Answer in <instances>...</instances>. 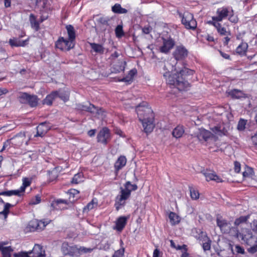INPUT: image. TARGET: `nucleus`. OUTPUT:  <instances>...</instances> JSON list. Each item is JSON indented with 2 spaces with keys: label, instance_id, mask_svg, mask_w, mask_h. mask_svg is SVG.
Here are the masks:
<instances>
[{
  "label": "nucleus",
  "instance_id": "57",
  "mask_svg": "<svg viewBox=\"0 0 257 257\" xmlns=\"http://www.w3.org/2000/svg\"><path fill=\"white\" fill-rule=\"evenodd\" d=\"M124 248L122 247L121 249L115 251L112 257H123L124 255Z\"/></svg>",
  "mask_w": 257,
  "mask_h": 257
},
{
  "label": "nucleus",
  "instance_id": "22",
  "mask_svg": "<svg viewBox=\"0 0 257 257\" xmlns=\"http://www.w3.org/2000/svg\"><path fill=\"white\" fill-rule=\"evenodd\" d=\"M30 226L32 228L33 231L42 230L44 229L46 224L42 220H36L32 221L30 223Z\"/></svg>",
  "mask_w": 257,
  "mask_h": 257
},
{
  "label": "nucleus",
  "instance_id": "52",
  "mask_svg": "<svg viewBox=\"0 0 257 257\" xmlns=\"http://www.w3.org/2000/svg\"><path fill=\"white\" fill-rule=\"evenodd\" d=\"M209 239L210 238L207 236L205 232L201 231L198 235V239L202 242L204 241H208V239Z\"/></svg>",
  "mask_w": 257,
  "mask_h": 257
},
{
  "label": "nucleus",
  "instance_id": "56",
  "mask_svg": "<svg viewBox=\"0 0 257 257\" xmlns=\"http://www.w3.org/2000/svg\"><path fill=\"white\" fill-rule=\"evenodd\" d=\"M202 243V247L204 251L209 250L211 249V240L208 239V241H204Z\"/></svg>",
  "mask_w": 257,
  "mask_h": 257
},
{
  "label": "nucleus",
  "instance_id": "36",
  "mask_svg": "<svg viewBox=\"0 0 257 257\" xmlns=\"http://www.w3.org/2000/svg\"><path fill=\"white\" fill-rule=\"evenodd\" d=\"M32 181L28 178H24L23 179V184L20 188L18 189L22 196H23L25 192L26 188L30 186Z\"/></svg>",
  "mask_w": 257,
  "mask_h": 257
},
{
  "label": "nucleus",
  "instance_id": "39",
  "mask_svg": "<svg viewBox=\"0 0 257 257\" xmlns=\"http://www.w3.org/2000/svg\"><path fill=\"white\" fill-rule=\"evenodd\" d=\"M91 49L96 53L103 54L104 52V48L103 46L95 43H89Z\"/></svg>",
  "mask_w": 257,
  "mask_h": 257
},
{
  "label": "nucleus",
  "instance_id": "23",
  "mask_svg": "<svg viewBox=\"0 0 257 257\" xmlns=\"http://www.w3.org/2000/svg\"><path fill=\"white\" fill-rule=\"evenodd\" d=\"M185 133V128L182 125H178L175 127L172 132V135L173 137L176 139H180L182 137Z\"/></svg>",
  "mask_w": 257,
  "mask_h": 257
},
{
  "label": "nucleus",
  "instance_id": "47",
  "mask_svg": "<svg viewBox=\"0 0 257 257\" xmlns=\"http://www.w3.org/2000/svg\"><path fill=\"white\" fill-rule=\"evenodd\" d=\"M3 202L5 203V206L2 213L5 216H7L9 213L10 208L16 205L18 203V201H16L14 204H12L9 203H5L4 201H3Z\"/></svg>",
  "mask_w": 257,
  "mask_h": 257
},
{
  "label": "nucleus",
  "instance_id": "20",
  "mask_svg": "<svg viewBox=\"0 0 257 257\" xmlns=\"http://www.w3.org/2000/svg\"><path fill=\"white\" fill-rule=\"evenodd\" d=\"M208 24L214 26L218 33L222 36L226 35H231V33L229 31H227L225 27L222 26L221 24L219 22H214L209 21Z\"/></svg>",
  "mask_w": 257,
  "mask_h": 257
},
{
  "label": "nucleus",
  "instance_id": "45",
  "mask_svg": "<svg viewBox=\"0 0 257 257\" xmlns=\"http://www.w3.org/2000/svg\"><path fill=\"white\" fill-rule=\"evenodd\" d=\"M62 41L64 44V46L66 45V51H69L75 46V43L72 40H69L68 38L66 39L63 37Z\"/></svg>",
  "mask_w": 257,
  "mask_h": 257
},
{
  "label": "nucleus",
  "instance_id": "18",
  "mask_svg": "<svg viewBox=\"0 0 257 257\" xmlns=\"http://www.w3.org/2000/svg\"><path fill=\"white\" fill-rule=\"evenodd\" d=\"M128 217L125 216H121L118 217L115 221L114 229L118 232H121L127 224Z\"/></svg>",
  "mask_w": 257,
  "mask_h": 257
},
{
  "label": "nucleus",
  "instance_id": "44",
  "mask_svg": "<svg viewBox=\"0 0 257 257\" xmlns=\"http://www.w3.org/2000/svg\"><path fill=\"white\" fill-rule=\"evenodd\" d=\"M171 247L176 249V250H181L182 252L188 251L187 245L186 244H183L182 245H176L173 240H170Z\"/></svg>",
  "mask_w": 257,
  "mask_h": 257
},
{
  "label": "nucleus",
  "instance_id": "1",
  "mask_svg": "<svg viewBox=\"0 0 257 257\" xmlns=\"http://www.w3.org/2000/svg\"><path fill=\"white\" fill-rule=\"evenodd\" d=\"M187 64L183 63V67L179 69L176 73L170 74L168 71L164 73L168 84L176 87L180 91L187 90L191 86V82L195 74V71L186 67Z\"/></svg>",
  "mask_w": 257,
  "mask_h": 257
},
{
  "label": "nucleus",
  "instance_id": "29",
  "mask_svg": "<svg viewBox=\"0 0 257 257\" xmlns=\"http://www.w3.org/2000/svg\"><path fill=\"white\" fill-rule=\"evenodd\" d=\"M137 73V69L136 68L132 69L128 72V74L126 76L123 77L120 81L130 83L133 81L134 77Z\"/></svg>",
  "mask_w": 257,
  "mask_h": 257
},
{
  "label": "nucleus",
  "instance_id": "26",
  "mask_svg": "<svg viewBox=\"0 0 257 257\" xmlns=\"http://www.w3.org/2000/svg\"><path fill=\"white\" fill-rule=\"evenodd\" d=\"M29 21L31 28L36 32L38 31L40 29V22L37 20L36 17L33 14H31L29 16Z\"/></svg>",
  "mask_w": 257,
  "mask_h": 257
},
{
  "label": "nucleus",
  "instance_id": "43",
  "mask_svg": "<svg viewBox=\"0 0 257 257\" xmlns=\"http://www.w3.org/2000/svg\"><path fill=\"white\" fill-rule=\"evenodd\" d=\"M0 195L11 196L12 195H16L19 197H22L20 192L18 190H12L5 191H0Z\"/></svg>",
  "mask_w": 257,
  "mask_h": 257
},
{
  "label": "nucleus",
  "instance_id": "40",
  "mask_svg": "<svg viewBox=\"0 0 257 257\" xmlns=\"http://www.w3.org/2000/svg\"><path fill=\"white\" fill-rule=\"evenodd\" d=\"M169 218L172 225L178 224L180 222V217L174 212H170Z\"/></svg>",
  "mask_w": 257,
  "mask_h": 257
},
{
  "label": "nucleus",
  "instance_id": "24",
  "mask_svg": "<svg viewBox=\"0 0 257 257\" xmlns=\"http://www.w3.org/2000/svg\"><path fill=\"white\" fill-rule=\"evenodd\" d=\"M29 39L23 41H20L17 38L10 39L9 44L12 47H25L28 44Z\"/></svg>",
  "mask_w": 257,
  "mask_h": 257
},
{
  "label": "nucleus",
  "instance_id": "25",
  "mask_svg": "<svg viewBox=\"0 0 257 257\" xmlns=\"http://www.w3.org/2000/svg\"><path fill=\"white\" fill-rule=\"evenodd\" d=\"M98 206V200L96 198H93L90 202H89L86 206L83 208V213H87L89 211L95 209Z\"/></svg>",
  "mask_w": 257,
  "mask_h": 257
},
{
  "label": "nucleus",
  "instance_id": "9",
  "mask_svg": "<svg viewBox=\"0 0 257 257\" xmlns=\"http://www.w3.org/2000/svg\"><path fill=\"white\" fill-rule=\"evenodd\" d=\"M189 52L186 48L183 45L177 46L173 52V56L177 61H181L185 59Z\"/></svg>",
  "mask_w": 257,
  "mask_h": 257
},
{
  "label": "nucleus",
  "instance_id": "34",
  "mask_svg": "<svg viewBox=\"0 0 257 257\" xmlns=\"http://www.w3.org/2000/svg\"><path fill=\"white\" fill-rule=\"evenodd\" d=\"M126 62L124 60H119L116 64H114L113 69L115 73L123 71L125 69Z\"/></svg>",
  "mask_w": 257,
  "mask_h": 257
},
{
  "label": "nucleus",
  "instance_id": "17",
  "mask_svg": "<svg viewBox=\"0 0 257 257\" xmlns=\"http://www.w3.org/2000/svg\"><path fill=\"white\" fill-rule=\"evenodd\" d=\"M36 128L37 133L34 135V137H43L50 129V126L49 122L45 121L40 123Z\"/></svg>",
  "mask_w": 257,
  "mask_h": 257
},
{
  "label": "nucleus",
  "instance_id": "14",
  "mask_svg": "<svg viewBox=\"0 0 257 257\" xmlns=\"http://www.w3.org/2000/svg\"><path fill=\"white\" fill-rule=\"evenodd\" d=\"M26 139V135L24 132H20L11 139L12 145L15 148L20 147Z\"/></svg>",
  "mask_w": 257,
  "mask_h": 257
},
{
  "label": "nucleus",
  "instance_id": "4",
  "mask_svg": "<svg viewBox=\"0 0 257 257\" xmlns=\"http://www.w3.org/2000/svg\"><path fill=\"white\" fill-rule=\"evenodd\" d=\"M216 223L222 233L235 235L237 228L235 227H232L231 223L227 220L223 219L222 216L217 217Z\"/></svg>",
  "mask_w": 257,
  "mask_h": 257
},
{
  "label": "nucleus",
  "instance_id": "33",
  "mask_svg": "<svg viewBox=\"0 0 257 257\" xmlns=\"http://www.w3.org/2000/svg\"><path fill=\"white\" fill-rule=\"evenodd\" d=\"M252 169L249 167H248L247 170L243 172V182L245 185L247 184L248 181L252 180Z\"/></svg>",
  "mask_w": 257,
  "mask_h": 257
},
{
  "label": "nucleus",
  "instance_id": "11",
  "mask_svg": "<svg viewBox=\"0 0 257 257\" xmlns=\"http://www.w3.org/2000/svg\"><path fill=\"white\" fill-rule=\"evenodd\" d=\"M229 8L226 7H223L218 8L216 11V16L212 17V21L214 22H221L226 18L230 13Z\"/></svg>",
  "mask_w": 257,
  "mask_h": 257
},
{
  "label": "nucleus",
  "instance_id": "35",
  "mask_svg": "<svg viewBox=\"0 0 257 257\" xmlns=\"http://www.w3.org/2000/svg\"><path fill=\"white\" fill-rule=\"evenodd\" d=\"M56 91L58 93V94L57 95V97L60 98L64 102H66L69 100L70 93L68 91L62 89H59L58 90H56Z\"/></svg>",
  "mask_w": 257,
  "mask_h": 257
},
{
  "label": "nucleus",
  "instance_id": "3",
  "mask_svg": "<svg viewBox=\"0 0 257 257\" xmlns=\"http://www.w3.org/2000/svg\"><path fill=\"white\" fill-rule=\"evenodd\" d=\"M124 186V188H120V195L115 198L114 207L117 211L125 205V201L130 197L131 192L137 190L138 188L136 184H132L130 181H127Z\"/></svg>",
  "mask_w": 257,
  "mask_h": 257
},
{
  "label": "nucleus",
  "instance_id": "48",
  "mask_svg": "<svg viewBox=\"0 0 257 257\" xmlns=\"http://www.w3.org/2000/svg\"><path fill=\"white\" fill-rule=\"evenodd\" d=\"M63 37H60L57 41L55 42V47L56 48L60 49L61 51H66V45L62 41Z\"/></svg>",
  "mask_w": 257,
  "mask_h": 257
},
{
  "label": "nucleus",
  "instance_id": "8",
  "mask_svg": "<svg viewBox=\"0 0 257 257\" xmlns=\"http://www.w3.org/2000/svg\"><path fill=\"white\" fill-rule=\"evenodd\" d=\"M19 98L21 103L28 104L32 107L37 106L38 103V99L36 95L22 93Z\"/></svg>",
  "mask_w": 257,
  "mask_h": 257
},
{
  "label": "nucleus",
  "instance_id": "49",
  "mask_svg": "<svg viewBox=\"0 0 257 257\" xmlns=\"http://www.w3.org/2000/svg\"><path fill=\"white\" fill-rule=\"evenodd\" d=\"M115 36L118 38H122L124 35L122 25H118L115 29Z\"/></svg>",
  "mask_w": 257,
  "mask_h": 257
},
{
  "label": "nucleus",
  "instance_id": "27",
  "mask_svg": "<svg viewBox=\"0 0 257 257\" xmlns=\"http://www.w3.org/2000/svg\"><path fill=\"white\" fill-rule=\"evenodd\" d=\"M248 47L247 43L242 42L237 47L235 52L240 56L245 55Z\"/></svg>",
  "mask_w": 257,
  "mask_h": 257
},
{
  "label": "nucleus",
  "instance_id": "41",
  "mask_svg": "<svg viewBox=\"0 0 257 257\" xmlns=\"http://www.w3.org/2000/svg\"><path fill=\"white\" fill-rule=\"evenodd\" d=\"M249 218L250 215H247L246 216H241L238 218H236L234 223L236 226L235 227L237 228V227L239 225L246 223Z\"/></svg>",
  "mask_w": 257,
  "mask_h": 257
},
{
  "label": "nucleus",
  "instance_id": "63",
  "mask_svg": "<svg viewBox=\"0 0 257 257\" xmlns=\"http://www.w3.org/2000/svg\"><path fill=\"white\" fill-rule=\"evenodd\" d=\"M235 250L238 253L244 254L245 252L244 248L239 245L235 246Z\"/></svg>",
  "mask_w": 257,
  "mask_h": 257
},
{
  "label": "nucleus",
  "instance_id": "10",
  "mask_svg": "<svg viewBox=\"0 0 257 257\" xmlns=\"http://www.w3.org/2000/svg\"><path fill=\"white\" fill-rule=\"evenodd\" d=\"M181 21L186 29L195 30L197 27L196 21L191 14H185L183 16Z\"/></svg>",
  "mask_w": 257,
  "mask_h": 257
},
{
  "label": "nucleus",
  "instance_id": "19",
  "mask_svg": "<svg viewBox=\"0 0 257 257\" xmlns=\"http://www.w3.org/2000/svg\"><path fill=\"white\" fill-rule=\"evenodd\" d=\"M126 158L123 155H120L117 158L114 164V170L116 174H117L119 171L126 165Z\"/></svg>",
  "mask_w": 257,
  "mask_h": 257
},
{
  "label": "nucleus",
  "instance_id": "51",
  "mask_svg": "<svg viewBox=\"0 0 257 257\" xmlns=\"http://www.w3.org/2000/svg\"><path fill=\"white\" fill-rule=\"evenodd\" d=\"M60 204H68V202H67V201L66 200H64V199H57V200H54L52 203H51V206L53 207V208H55L57 209H59L60 207H58L57 206Z\"/></svg>",
  "mask_w": 257,
  "mask_h": 257
},
{
  "label": "nucleus",
  "instance_id": "5",
  "mask_svg": "<svg viewBox=\"0 0 257 257\" xmlns=\"http://www.w3.org/2000/svg\"><path fill=\"white\" fill-rule=\"evenodd\" d=\"M235 236L244 242L248 245H251L256 242V237L252 234L251 231L248 229H246L242 233L239 232L237 230Z\"/></svg>",
  "mask_w": 257,
  "mask_h": 257
},
{
  "label": "nucleus",
  "instance_id": "55",
  "mask_svg": "<svg viewBox=\"0 0 257 257\" xmlns=\"http://www.w3.org/2000/svg\"><path fill=\"white\" fill-rule=\"evenodd\" d=\"M49 180L50 182H52L56 180L58 177V174L56 171H52L48 172Z\"/></svg>",
  "mask_w": 257,
  "mask_h": 257
},
{
  "label": "nucleus",
  "instance_id": "7",
  "mask_svg": "<svg viewBox=\"0 0 257 257\" xmlns=\"http://www.w3.org/2000/svg\"><path fill=\"white\" fill-rule=\"evenodd\" d=\"M162 40L163 44L159 47V51L162 53L167 54L174 47L175 41L170 36L167 38L162 37Z\"/></svg>",
  "mask_w": 257,
  "mask_h": 257
},
{
  "label": "nucleus",
  "instance_id": "2",
  "mask_svg": "<svg viewBox=\"0 0 257 257\" xmlns=\"http://www.w3.org/2000/svg\"><path fill=\"white\" fill-rule=\"evenodd\" d=\"M136 111L144 132L151 133L155 127L154 114L151 108L149 107L147 102H143L136 107Z\"/></svg>",
  "mask_w": 257,
  "mask_h": 257
},
{
  "label": "nucleus",
  "instance_id": "13",
  "mask_svg": "<svg viewBox=\"0 0 257 257\" xmlns=\"http://www.w3.org/2000/svg\"><path fill=\"white\" fill-rule=\"evenodd\" d=\"M77 109L81 111L89 112L91 113L95 112L98 114H100L101 112H104L103 109L102 108H98L91 103H89L88 106L82 104H77Z\"/></svg>",
  "mask_w": 257,
  "mask_h": 257
},
{
  "label": "nucleus",
  "instance_id": "59",
  "mask_svg": "<svg viewBox=\"0 0 257 257\" xmlns=\"http://www.w3.org/2000/svg\"><path fill=\"white\" fill-rule=\"evenodd\" d=\"M206 40L209 42H213L214 44L217 42V39L214 38L211 35L208 34L206 37Z\"/></svg>",
  "mask_w": 257,
  "mask_h": 257
},
{
  "label": "nucleus",
  "instance_id": "37",
  "mask_svg": "<svg viewBox=\"0 0 257 257\" xmlns=\"http://www.w3.org/2000/svg\"><path fill=\"white\" fill-rule=\"evenodd\" d=\"M228 95L233 99H239L243 97L244 93L239 89H233L228 92Z\"/></svg>",
  "mask_w": 257,
  "mask_h": 257
},
{
  "label": "nucleus",
  "instance_id": "61",
  "mask_svg": "<svg viewBox=\"0 0 257 257\" xmlns=\"http://www.w3.org/2000/svg\"><path fill=\"white\" fill-rule=\"evenodd\" d=\"M12 145V141L11 139L7 140L6 142H5L3 144V146L0 152H3L7 148Z\"/></svg>",
  "mask_w": 257,
  "mask_h": 257
},
{
  "label": "nucleus",
  "instance_id": "53",
  "mask_svg": "<svg viewBox=\"0 0 257 257\" xmlns=\"http://www.w3.org/2000/svg\"><path fill=\"white\" fill-rule=\"evenodd\" d=\"M246 122V120L240 118L238 122L237 129L239 131H243L245 128Z\"/></svg>",
  "mask_w": 257,
  "mask_h": 257
},
{
  "label": "nucleus",
  "instance_id": "28",
  "mask_svg": "<svg viewBox=\"0 0 257 257\" xmlns=\"http://www.w3.org/2000/svg\"><path fill=\"white\" fill-rule=\"evenodd\" d=\"M5 243L0 242V250L2 251L3 257H11V253L13 251L11 246L4 247Z\"/></svg>",
  "mask_w": 257,
  "mask_h": 257
},
{
  "label": "nucleus",
  "instance_id": "58",
  "mask_svg": "<svg viewBox=\"0 0 257 257\" xmlns=\"http://www.w3.org/2000/svg\"><path fill=\"white\" fill-rule=\"evenodd\" d=\"M68 193L70 194V198L71 197L74 198L76 195L79 194L80 192L75 189H71L69 190Z\"/></svg>",
  "mask_w": 257,
  "mask_h": 257
},
{
  "label": "nucleus",
  "instance_id": "15",
  "mask_svg": "<svg viewBox=\"0 0 257 257\" xmlns=\"http://www.w3.org/2000/svg\"><path fill=\"white\" fill-rule=\"evenodd\" d=\"M62 250L65 254L74 256L79 253V248L76 245L70 246L68 242L62 243Z\"/></svg>",
  "mask_w": 257,
  "mask_h": 257
},
{
  "label": "nucleus",
  "instance_id": "6",
  "mask_svg": "<svg viewBox=\"0 0 257 257\" xmlns=\"http://www.w3.org/2000/svg\"><path fill=\"white\" fill-rule=\"evenodd\" d=\"M15 257H45V251L42 246L36 244L32 251L29 252L21 251L14 254Z\"/></svg>",
  "mask_w": 257,
  "mask_h": 257
},
{
  "label": "nucleus",
  "instance_id": "64",
  "mask_svg": "<svg viewBox=\"0 0 257 257\" xmlns=\"http://www.w3.org/2000/svg\"><path fill=\"white\" fill-rule=\"evenodd\" d=\"M251 141L254 146H257V132L251 137Z\"/></svg>",
  "mask_w": 257,
  "mask_h": 257
},
{
  "label": "nucleus",
  "instance_id": "21",
  "mask_svg": "<svg viewBox=\"0 0 257 257\" xmlns=\"http://www.w3.org/2000/svg\"><path fill=\"white\" fill-rule=\"evenodd\" d=\"M211 131L216 135L222 137L228 135V130L223 124H219L210 128Z\"/></svg>",
  "mask_w": 257,
  "mask_h": 257
},
{
  "label": "nucleus",
  "instance_id": "42",
  "mask_svg": "<svg viewBox=\"0 0 257 257\" xmlns=\"http://www.w3.org/2000/svg\"><path fill=\"white\" fill-rule=\"evenodd\" d=\"M84 178L83 173L81 172H78V173L75 174L72 178L71 182L72 184H77L83 181V179Z\"/></svg>",
  "mask_w": 257,
  "mask_h": 257
},
{
  "label": "nucleus",
  "instance_id": "38",
  "mask_svg": "<svg viewBox=\"0 0 257 257\" xmlns=\"http://www.w3.org/2000/svg\"><path fill=\"white\" fill-rule=\"evenodd\" d=\"M111 11L115 14H122L127 13V10L121 7L119 4H115L111 7Z\"/></svg>",
  "mask_w": 257,
  "mask_h": 257
},
{
  "label": "nucleus",
  "instance_id": "62",
  "mask_svg": "<svg viewBox=\"0 0 257 257\" xmlns=\"http://www.w3.org/2000/svg\"><path fill=\"white\" fill-rule=\"evenodd\" d=\"M252 230L257 234V220H253L251 223Z\"/></svg>",
  "mask_w": 257,
  "mask_h": 257
},
{
  "label": "nucleus",
  "instance_id": "32",
  "mask_svg": "<svg viewBox=\"0 0 257 257\" xmlns=\"http://www.w3.org/2000/svg\"><path fill=\"white\" fill-rule=\"evenodd\" d=\"M57 94L58 93L56 91H53L50 94L47 95L43 100L44 104L49 106L51 105L53 100L57 98Z\"/></svg>",
  "mask_w": 257,
  "mask_h": 257
},
{
  "label": "nucleus",
  "instance_id": "54",
  "mask_svg": "<svg viewBox=\"0 0 257 257\" xmlns=\"http://www.w3.org/2000/svg\"><path fill=\"white\" fill-rule=\"evenodd\" d=\"M41 201V197L39 195H37L35 196L34 198L31 199L29 204L30 205H36L40 203Z\"/></svg>",
  "mask_w": 257,
  "mask_h": 257
},
{
  "label": "nucleus",
  "instance_id": "46",
  "mask_svg": "<svg viewBox=\"0 0 257 257\" xmlns=\"http://www.w3.org/2000/svg\"><path fill=\"white\" fill-rule=\"evenodd\" d=\"M191 198L193 200H196L199 197V191L193 186H189Z\"/></svg>",
  "mask_w": 257,
  "mask_h": 257
},
{
  "label": "nucleus",
  "instance_id": "50",
  "mask_svg": "<svg viewBox=\"0 0 257 257\" xmlns=\"http://www.w3.org/2000/svg\"><path fill=\"white\" fill-rule=\"evenodd\" d=\"M228 16V20L231 23L236 24L238 22V18L236 15H234V11L232 8H231Z\"/></svg>",
  "mask_w": 257,
  "mask_h": 257
},
{
  "label": "nucleus",
  "instance_id": "31",
  "mask_svg": "<svg viewBox=\"0 0 257 257\" xmlns=\"http://www.w3.org/2000/svg\"><path fill=\"white\" fill-rule=\"evenodd\" d=\"M66 29L68 36V38L75 42L76 35L74 27L71 25H68L66 26Z\"/></svg>",
  "mask_w": 257,
  "mask_h": 257
},
{
  "label": "nucleus",
  "instance_id": "30",
  "mask_svg": "<svg viewBox=\"0 0 257 257\" xmlns=\"http://www.w3.org/2000/svg\"><path fill=\"white\" fill-rule=\"evenodd\" d=\"M212 134L209 131L203 130L199 132L197 135V138L200 141H207L211 137Z\"/></svg>",
  "mask_w": 257,
  "mask_h": 257
},
{
  "label": "nucleus",
  "instance_id": "12",
  "mask_svg": "<svg viewBox=\"0 0 257 257\" xmlns=\"http://www.w3.org/2000/svg\"><path fill=\"white\" fill-rule=\"evenodd\" d=\"M110 131L107 127H103L98 133L97 141L104 145H106L110 139Z\"/></svg>",
  "mask_w": 257,
  "mask_h": 257
},
{
  "label": "nucleus",
  "instance_id": "60",
  "mask_svg": "<svg viewBox=\"0 0 257 257\" xmlns=\"http://www.w3.org/2000/svg\"><path fill=\"white\" fill-rule=\"evenodd\" d=\"M241 169L240 164L237 161L234 162V170L235 173H238L240 172Z\"/></svg>",
  "mask_w": 257,
  "mask_h": 257
},
{
  "label": "nucleus",
  "instance_id": "16",
  "mask_svg": "<svg viewBox=\"0 0 257 257\" xmlns=\"http://www.w3.org/2000/svg\"><path fill=\"white\" fill-rule=\"evenodd\" d=\"M205 176L206 181H214L217 183H222L223 182V179L213 171H203L201 172Z\"/></svg>",
  "mask_w": 257,
  "mask_h": 257
}]
</instances>
